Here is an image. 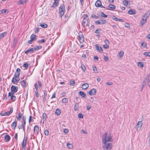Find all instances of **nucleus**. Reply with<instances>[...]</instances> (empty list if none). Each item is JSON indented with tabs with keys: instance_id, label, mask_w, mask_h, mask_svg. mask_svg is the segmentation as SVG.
Returning <instances> with one entry per match:
<instances>
[{
	"instance_id": "nucleus-35",
	"label": "nucleus",
	"mask_w": 150,
	"mask_h": 150,
	"mask_svg": "<svg viewBox=\"0 0 150 150\" xmlns=\"http://www.w3.org/2000/svg\"><path fill=\"white\" fill-rule=\"evenodd\" d=\"M46 115L45 113H44L42 115V120L44 122L46 119Z\"/></svg>"
},
{
	"instance_id": "nucleus-12",
	"label": "nucleus",
	"mask_w": 150,
	"mask_h": 150,
	"mask_svg": "<svg viewBox=\"0 0 150 150\" xmlns=\"http://www.w3.org/2000/svg\"><path fill=\"white\" fill-rule=\"evenodd\" d=\"M14 93L9 92L8 94V97L11 96V99L12 101H14L15 100L16 97L13 96Z\"/></svg>"
},
{
	"instance_id": "nucleus-41",
	"label": "nucleus",
	"mask_w": 150,
	"mask_h": 150,
	"mask_svg": "<svg viewBox=\"0 0 150 150\" xmlns=\"http://www.w3.org/2000/svg\"><path fill=\"white\" fill-rule=\"evenodd\" d=\"M26 2V1H23L21 0H20L18 2V4L20 5V4H24Z\"/></svg>"
},
{
	"instance_id": "nucleus-29",
	"label": "nucleus",
	"mask_w": 150,
	"mask_h": 150,
	"mask_svg": "<svg viewBox=\"0 0 150 150\" xmlns=\"http://www.w3.org/2000/svg\"><path fill=\"white\" fill-rule=\"evenodd\" d=\"M79 93L83 97L85 98L86 97V94L83 91H80Z\"/></svg>"
},
{
	"instance_id": "nucleus-57",
	"label": "nucleus",
	"mask_w": 150,
	"mask_h": 150,
	"mask_svg": "<svg viewBox=\"0 0 150 150\" xmlns=\"http://www.w3.org/2000/svg\"><path fill=\"white\" fill-rule=\"evenodd\" d=\"M123 3L124 4L125 6L127 5L128 4V1L126 0H124L123 1Z\"/></svg>"
},
{
	"instance_id": "nucleus-27",
	"label": "nucleus",
	"mask_w": 150,
	"mask_h": 150,
	"mask_svg": "<svg viewBox=\"0 0 150 150\" xmlns=\"http://www.w3.org/2000/svg\"><path fill=\"white\" fill-rule=\"evenodd\" d=\"M7 33L6 32H4L0 34V39L3 38L6 35Z\"/></svg>"
},
{
	"instance_id": "nucleus-3",
	"label": "nucleus",
	"mask_w": 150,
	"mask_h": 150,
	"mask_svg": "<svg viewBox=\"0 0 150 150\" xmlns=\"http://www.w3.org/2000/svg\"><path fill=\"white\" fill-rule=\"evenodd\" d=\"M65 6L64 4H62L61 5L59 9V16L60 17H62L63 16L65 12Z\"/></svg>"
},
{
	"instance_id": "nucleus-19",
	"label": "nucleus",
	"mask_w": 150,
	"mask_h": 150,
	"mask_svg": "<svg viewBox=\"0 0 150 150\" xmlns=\"http://www.w3.org/2000/svg\"><path fill=\"white\" fill-rule=\"evenodd\" d=\"M115 6L112 4H110L108 7L107 9L110 10H112L115 9Z\"/></svg>"
},
{
	"instance_id": "nucleus-40",
	"label": "nucleus",
	"mask_w": 150,
	"mask_h": 150,
	"mask_svg": "<svg viewBox=\"0 0 150 150\" xmlns=\"http://www.w3.org/2000/svg\"><path fill=\"white\" fill-rule=\"evenodd\" d=\"M138 66L141 68H142L143 67V64L142 62H139L138 63Z\"/></svg>"
},
{
	"instance_id": "nucleus-36",
	"label": "nucleus",
	"mask_w": 150,
	"mask_h": 150,
	"mask_svg": "<svg viewBox=\"0 0 150 150\" xmlns=\"http://www.w3.org/2000/svg\"><path fill=\"white\" fill-rule=\"evenodd\" d=\"M68 101V99L67 98H64L62 100V102L64 103H66Z\"/></svg>"
},
{
	"instance_id": "nucleus-47",
	"label": "nucleus",
	"mask_w": 150,
	"mask_h": 150,
	"mask_svg": "<svg viewBox=\"0 0 150 150\" xmlns=\"http://www.w3.org/2000/svg\"><path fill=\"white\" fill-rule=\"evenodd\" d=\"M101 30V29H98L95 30L94 32L95 33H99Z\"/></svg>"
},
{
	"instance_id": "nucleus-45",
	"label": "nucleus",
	"mask_w": 150,
	"mask_h": 150,
	"mask_svg": "<svg viewBox=\"0 0 150 150\" xmlns=\"http://www.w3.org/2000/svg\"><path fill=\"white\" fill-rule=\"evenodd\" d=\"M44 92V96H43V99L44 100V99L45 98V97L47 96V93L46 91L45 90H44L43 91Z\"/></svg>"
},
{
	"instance_id": "nucleus-52",
	"label": "nucleus",
	"mask_w": 150,
	"mask_h": 150,
	"mask_svg": "<svg viewBox=\"0 0 150 150\" xmlns=\"http://www.w3.org/2000/svg\"><path fill=\"white\" fill-rule=\"evenodd\" d=\"M21 84H26V82L25 80H22L21 81Z\"/></svg>"
},
{
	"instance_id": "nucleus-42",
	"label": "nucleus",
	"mask_w": 150,
	"mask_h": 150,
	"mask_svg": "<svg viewBox=\"0 0 150 150\" xmlns=\"http://www.w3.org/2000/svg\"><path fill=\"white\" fill-rule=\"evenodd\" d=\"M25 123H26V122H23V123L21 125L22 126V128H23V131H25Z\"/></svg>"
},
{
	"instance_id": "nucleus-6",
	"label": "nucleus",
	"mask_w": 150,
	"mask_h": 150,
	"mask_svg": "<svg viewBox=\"0 0 150 150\" xmlns=\"http://www.w3.org/2000/svg\"><path fill=\"white\" fill-rule=\"evenodd\" d=\"M13 111V109L11 108L9 111H7L6 112H1L0 114L1 116H8L12 113Z\"/></svg>"
},
{
	"instance_id": "nucleus-51",
	"label": "nucleus",
	"mask_w": 150,
	"mask_h": 150,
	"mask_svg": "<svg viewBox=\"0 0 150 150\" xmlns=\"http://www.w3.org/2000/svg\"><path fill=\"white\" fill-rule=\"evenodd\" d=\"M112 19L115 21H118V19L115 16H112Z\"/></svg>"
},
{
	"instance_id": "nucleus-58",
	"label": "nucleus",
	"mask_w": 150,
	"mask_h": 150,
	"mask_svg": "<svg viewBox=\"0 0 150 150\" xmlns=\"http://www.w3.org/2000/svg\"><path fill=\"white\" fill-rule=\"evenodd\" d=\"M103 47L107 49L109 47V46H108V45L105 44V45H103Z\"/></svg>"
},
{
	"instance_id": "nucleus-60",
	"label": "nucleus",
	"mask_w": 150,
	"mask_h": 150,
	"mask_svg": "<svg viewBox=\"0 0 150 150\" xmlns=\"http://www.w3.org/2000/svg\"><path fill=\"white\" fill-rule=\"evenodd\" d=\"M81 68L83 71H85L86 68L84 65L83 66L81 65Z\"/></svg>"
},
{
	"instance_id": "nucleus-31",
	"label": "nucleus",
	"mask_w": 150,
	"mask_h": 150,
	"mask_svg": "<svg viewBox=\"0 0 150 150\" xmlns=\"http://www.w3.org/2000/svg\"><path fill=\"white\" fill-rule=\"evenodd\" d=\"M124 52L123 51H121L120 52L118 53V54L120 58H121L124 55Z\"/></svg>"
},
{
	"instance_id": "nucleus-26",
	"label": "nucleus",
	"mask_w": 150,
	"mask_h": 150,
	"mask_svg": "<svg viewBox=\"0 0 150 150\" xmlns=\"http://www.w3.org/2000/svg\"><path fill=\"white\" fill-rule=\"evenodd\" d=\"M17 122L15 121L11 125V127L14 129H15L17 126Z\"/></svg>"
},
{
	"instance_id": "nucleus-11",
	"label": "nucleus",
	"mask_w": 150,
	"mask_h": 150,
	"mask_svg": "<svg viewBox=\"0 0 150 150\" xmlns=\"http://www.w3.org/2000/svg\"><path fill=\"white\" fill-rule=\"evenodd\" d=\"M18 89V87L12 85L11 87V92H12L14 93L17 91Z\"/></svg>"
},
{
	"instance_id": "nucleus-25",
	"label": "nucleus",
	"mask_w": 150,
	"mask_h": 150,
	"mask_svg": "<svg viewBox=\"0 0 150 150\" xmlns=\"http://www.w3.org/2000/svg\"><path fill=\"white\" fill-rule=\"evenodd\" d=\"M150 15V10L148 11L143 16L144 18H145L147 19L149 17Z\"/></svg>"
},
{
	"instance_id": "nucleus-10",
	"label": "nucleus",
	"mask_w": 150,
	"mask_h": 150,
	"mask_svg": "<svg viewBox=\"0 0 150 150\" xmlns=\"http://www.w3.org/2000/svg\"><path fill=\"white\" fill-rule=\"evenodd\" d=\"M147 19L144 18L143 16L140 22V26L142 27L143 25L146 22Z\"/></svg>"
},
{
	"instance_id": "nucleus-17",
	"label": "nucleus",
	"mask_w": 150,
	"mask_h": 150,
	"mask_svg": "<svg viewBox=\"0 0 150 150\" xmlns=\"http://www.w3.org/2000/svg\"><path fill=\"white\" fill-rule=\"evenodd\" d=\"M20 72L21 70L19 68H18L16 69V71L14 74L15 77H18L19 76Z\"/></svg>"
},
{
	"instance_id": "nucleus-50",
	"label": "nucleus",
	"mask_w": 150,
	"mask_h": 150,
	"mask_svg": "<svg viewBox=\"0 0 150 150\" xmlns=\"http://www.w3.org/2000/svg\"><path fill=\"white\" fill-rule=\"evenodd\" d=\"M44 134L45 135L47 136L49 134V132L47 130H44Z\"/></svg>"
},
{
	"instance_id": "nucleus-16",
	"label": "nucleus",
	"mask_w": 150,
	"mask_h": 150,
	"mask_svg": "<svg viewBox=\"0 0 150 150\" xmlns=\"http://www.w3.org/2000/svg\"><path fill=\"white\" fill-rule=\"evenodd\" d=\"M27 140V138H24L23 140V142L22 143V146L23 147V149L24 148V149H25V147L26 146V142Z\"/></svg>"
},
{
	"instance_id": "nucleus-46",
	"label": "nucleus",
	"mask_w": 150,
	"mask_h": 150,
	"mask_svg": "<svg viewBox=\"0 0 150 150\" xmlns=\"http://www.w3.org/2000/svg\"><path fill=\"white\" fill-rule=\"evenodd\" d=\"M22 116V114L21 113H19L18 114V116H17V118L18 120H19L20 119Z\"/></svg>"
},
{
	"instance_id": "nucleus-22",
	"label": "nucleus",
	"mask_w": 150,
	"mask_h": 150,
	"mask_svg": "<svg viewBox=\"0 0 150 150\" xmlns=\"http://www.w3.org/2000/svg\"><path fill=\"white\" fill-rule=\"evenodd\" d=\"M42 48V46H37L33 48L34 52L35 51H38L40 50Z\"/></svg>"
},
{
	"instance_id": "nucleus-24",
	"label": "nucleus",
	"mask_w": 150,
	"mask_h": 150,
	"mask_svg": "<svg viewBox=\"0 0 150 150\" xmlns=\"http://www.w3.org/2000/svg\"><path fill=\"white\" fill-rule=\"evenodd\" d=\"M128 13L131 15H133L136 13V11L131 9L128 11Z\"/></svg>"
},
{
	"instance_id": "nucleus-49",
	"label": "nucleus",
	"mask_w": 150,
	"mask_h": 150,
	"mask_svg": "<svg viewBox=\"0 0 150 150\" xmlns=\"http://www.w3.org/2000/svg\"><path fill=\"white\" fill-rule=\"evenodd\" d=\"M45 40L44 39H43L42 40H39L38 41V43H44L45 42Z\"/></svg>"
},
{
	"instance_id": "nucleus-9",
	"label": "nucleus",
	"mask_w": 150,
	"mask_h": 150,
	"mask_svg": "<svg viewBox=\"0 0 150 150\" xmlns=\"http://www.w3.org/2000/svg\"><path fill=\"white\" fill-rule=\"evenodd\" d=\"M39 132V127L38 126H35L34 128V134L33 135V136L34 137L35 135L36 136L38 135Z\"/></svg>"
},
{
	"instance_id": "nucleus-34",
	"label": "nucleus",
	"mask_w": 150,
	"mask_h": 150,
	"mask_svg": "<svg viewBox=\"0 0 150 150\" xmlns=\"http://www.w3.org/2000/svg\"><path fill=\"white\" fill-rule=\"evenodd\" d=\"M74 109L75 111H77L79 110V105L78 103H75L74 106Z\"/></svg>"
},
{
	"instance_id": "nucleus-32",
	"label": "nucleus",
	"mask_w": 150,
	"mask_h": 150,
	"mask_svg": "<svg viewBox=\"0 0 150 150\" xmlns=\"http://www.w3.org/2000/svg\"><path fill=\"white\" fill-rule=\"evenodd\" d=\"M40 25L43 28H46L47 27V25L45 23H41Z\"/></svg>"
},
{
	"instance_id": "nucleus-62",
	"label": "nucleus",
	"mask_w": 150,
	"mask_h": 150,
	"mask_svg": "<svg viewBox=\"0 0 150 150\" xmlns=\"http://www.w3.org/2000/svg\"><path fill=\"white\" fill-rule=\"evenodd\" d=\"M104 60H105V61H107L108 59V57L107 56H105L104 57Z\"/></svg>"
},
{
	"instance_id": "nucleus-28",
	"label": "nucleus",
	"mask_w": 150,
	"mask_h": 150,
	"mask_svg": "<svg viewBox=\"0 0 150 150\" xmlns=\"http://www.w3.org/2000/svg\"><path fill=\"white\" fill-rule=\"evenodd\" d=\"M5 139L7 142H8L10 139V137L8 135H6L5 137Z\"/></svg>"
},
{
	"instance_id": "nucleus-18",
	"label": "nucleus",
	"mask_w": 150,
	"mask_h": 150,
	"mask_svg": "<svg viewBox=\"0 0 150 150\" xmlns=\"http://www.w3.org/2000/svg\"><path fill=\"white\" fill-rule=\"evenodd\" d=\"M19 79L18 77H15L14 76V77L12 78V81L14 84L16 83L19 81Z\"/></svg>"
},
{
	"instance_id": "nucleus-8",
	"label": "nucleus",
	"mask_w": 150,
	"mask_h": 150,
	"mask_svg": "<svg viewBox=\"0 0 150 150\" xmlns=\"http://www.w3.org/2000/svg\"><path fill=\"white\" fill-rule=\"evenodd\" d=\"M95 5L97 7H101L102 8H106L105 7H104L103 5H102L101 2L100 0H98L96 1L95 3Z\"/></svg>"
},
{
	"instance_id": "nucleus-30",
	"label": "nucleus",
	"mask_w": 150,
	"mask_h": 150,
	"mask_svg": "<svg viewBox=\"0 0 150 150\" xmlns=\"http://www.w3.org/2000/svg\"><path fill=\"white\" fill-rule=\"evenodd\" d=\"M30 39L32 40L33 41L36 40V36L35 35L32 34L31 35L30 37Z\"/></svg>"
},
{
	"instance_id": "nucleus-7",
	"label": "nucleus",
	"mask_w": 150,
	"mask_h": 150,
	"mask_svg": "<svg viewBox=\"0 0 150 150\" xmlns=\"http://www.w3.org/2000/svg\"><path fill=\"white\" fill-rule=\"evenodd\" d=\"M95 23L97 25L98 24H103L106 23V21L105 19H100L96 21Z\"/></svg>"
},
{
	"instance_id": "nucleus-21",
	"label": "nucleus",
	"mask_w": 150,
	"mask_h": 150,
	"mask_svg": "<svg viewBox=\"0 0 150 150\" xmlns=\"http://www.w3.org/2000/svg\"><path fill=\"white\" fill-rule=\"evenodd\" d=\"M34 52L33 48L28 49L25 52V53L28 54V53H32Z\"/></svg>"
},
{
	"instance_id": "nucleus-13",
	"label": "nucleus",
	"mask_w": 150,
	"mask_h": 150,
	"mask_svg": "<svg viewBox=\"0 0 150 150\" xmlns=\"http://www.w3.org/2000/svg\"><path fill=\"white\" fill-rule=\"evenodd\" d=\"M54 2L52 5L51 6V8H55L57 6L59 2V0H54Z\"/></svg>"
},
{
	"instance_id": "nucleus-23",
	"label": "nucleus",
	"mask_w": 150,
	"mask_h": 150,
	"mask_svg": "<svg viewBox=\"0 0 150 150\" xmlns=\"http://www.w3.org/2000/svg\"><path fill=\"white\" fill-rule=\"evenodd\" d=\"M142 121H139L138 122L137 125V129H138L139 128V129H140L141 127H142Z\"/></svg>"
},
{
	"instance_id": "nucleus-43",
	"label": "nucleus",
	"mask_w": 150,
	"mask_h": 150,
	"mask_svg": "<svg viewBox=\"0 0 150 150\" xmlns=\"http://www.w3.org/2000/svg\"><path fill=\"white\" fill-rule=\"evenodd\" d=\"M143 54L144 55L150 57V52H145Z\"/></svg>"
},
{
	"instance_id": "nucleus-54",
	"label": "nucleus",
	"mask_w": 150,
	"mask_h": 150,
	"mask_svg": "<svg viewBox=\"0 0 150 150\" xmlns=\"http://www.w3.org/2000/svg\"><path fill=\"white\" fill-rule=\"evenodd\" d=\"M78 116L79 118L81 119H82L83 118V115L82 114L79 113L78 114Z\"/></svg>"
},
{
	"instance_id": "nucleus-38",
	"label": "nucleus",
	"mask_w": 150,
	"mask_h": 150,
	"mask_svg": "<svg viewBox=\"0 0 150 150\" xmlns=\"http://www.w3.org/2000/svg\"><path fill=\"white\" fill-rule=\"evenodd\" d=\"M67 146L70 149H72L73 147V146L72 144H71L69 143H67Z\"/></svg>"
},
{
	"instance_id": "nucleus-64",
	"label": "nucleus",
	"mask_w": 150,
	"mask_h": 150,
	"mask_svg": "<svg viewBox=\"0 0 150 150\" xmlns=\"http://www.w3.org/2000/svg\"><path fill=\"white\" fill-rule=\"evenodd\" d=\"M33 40H32L31 39H30V40H29L28 41V44H31L33 42Z\"/></svg>"
},
{
	"instance_id": "nucleus-39",
	"label": "nucleus",
	"mask_w": 150,
	"mask_h": 150,
	"mask_svg": "<svg viewBox=\"0 0 150 150\" xmlns=\"http://www.w3.org/2000/svg\"><path fill=\"white\" fill-rule=\"evenodd\" d=\"M89 87V85H82L81 88L83 89H86Z\"/></svg>"
},
{
	"instance_id": "nucleus-55",
	"label": "nucleus",
	"mask_w": 150,
	"mask_h": 150,
	"mask_svg": "<svg viewBox=\"0 0 150 150\" xmlns=\"http://www.w3.org/2000/svg\"><path fill=\"white\" fill-rule=\"evenodd\" d=\"M104 42L105 44L109 45V42L108 40L105 39V40Z\"/></svg>"
},
{
	"instance_id": "nucleus-48",
	"label": "nucleus",
	"mask_w": 150,
	"mask_h": 150,
	"mask_svg": "<svg viewBox=\"0 0 150 150\" xmlns=\"http://www.w3.org/2000/svg\"><path fill=\"white\" fill-rule=\"evenodd\" d=\"M93 71H94V72L95 73H97V72L98 70H97V69L96 67V66H93Z\"/></svg>"
},
{
	"instance_id": "nucleus-4",
	"label": "nucleus",
	"mask_w": 150,
	"mask_h": 150,
	"mask_svg": "<svg viewBox=\"0 0 150 150\" xmlns=\"http://www.w3.org/2000/svg\"><path fill=\"white\" fill-rule=\"evenodd\" d=\"M103 148L104 150H111L112 148V144L111 143L103 144Z\"/></svg>"
},
{
	"instance_id": "nucleus-1",
	"label": "nucleus",
	"mask_w": 150,
	"mask_h": 150,
	"mask_svg": "<svg viewBox=\"0 0 150 150\" xmlns=\"http://www.w3.org/2000/svg\"><path fill=\"white\" fill-rule=\"evenodd\" d=\"M102 138V142L103 144L108 143V142H112L113 141L112 137L108 136L107 133L103 134Z\"/></svg>"
},
{
	"instance_id": "nucleus-44",
	"label": "nucleus",
	"mask_w": 150,
	"mask_h": 150,
	"mask_svg": "<svg viewBox=\"0 0 150 150\" xmlns=\"http://www.w3.org/2000/svg\"><path fill=\"white\" fill-rule=\"evenodd\" d=\"M28 64L27 63H24L23 66V67H25V69H26L28 67Z\"/></svg>"
},
{
	"instance_id": "nucleus-59",
	"label": "nucleus",
	"mask_w": 150,
	"mask_h": 150,
	"mask_svg": "<svg viewBox=\"0 0 150 150\" xmlns=\"http://www.w3.org/2000/svg\"><path fill=\"white\" fill-rule=\"evenodd\" d=\"M35 33H38L39 31V29L38 28L35 29Z\"/></svg>"
},
{
	"instance_id": "nucleus-20",
	"label": "nucleus",
	"mask_w": 150,
	"mask_h": 150,
	"mask_svg": "<svg viewBox=\"0 0 150 150\" xmlns=\"http://www.w3.org/2000/svg\"><path fill=\"white\" fill-rule=\"evenodd\" d=\"M96 92V90L95 89H93L91 90L88 93L90 95H94L95 94Z\"/></svg>"
},
{
	"instance_id": "nucleus-5",
	"label": "nucleus",
	"mask_w": 150,
	"mask_h": 150,
	"mask_svg": "<svg viewBox=\"0 0 150 150\" xmlns=\"http://www.w3.org/2000/svg\"><path fill=\"white\" fill-rule=\"evenodd\" d=\"M143 83L145 84H150V74L144 79Z\"/></svg>"
},
{
	"instance_id": "nucleus-56",
	"label": "nucleus",
	"mask_w": 150,
	"mask_h": 150,
	"mask_svg": "<svg viewBox=\"0 0 150 150\" xmlns=\"http://www.w3.org/2000/svg\"><path fill=\"white\" fill-rule=\"evenodd\" d=\"M91 17L93 18H96V19L98 18V16H97L95 14H92L91 15Z\"/></svg>"
},
{
	"instance_id": "nucleus-2",
	"label": "nucleus",
	"mask_w": 150,
	"mask_h": 150,
	"mask_svg": "<svg viewBox=\"0 0 150 150\" xmlns=\"http://www.w3.org/2000/svg\"><path fill=\"white\" fill-rule=\"evenodd\" d=\"M84 17L82 22V25L83 27H85L87 26H89L88 25V17L87 14H85L83 16Z\"/></svg>"
},
{
	"instance_id": "nucleus-15",
	"label": "nucleus",
	"mask_w": 150,
	"mask_h": 150,
	"mask_svg": "<svg viewBox=\"0 0 150 150\" xmlns=\"http://www.w3.org/2000/svg\"><path fill=\"white\" fill-rule=\"evenodd\" d=\"M95 47L98 52H101L103 51L102 48L101 47L99 46L98 45H95Z\"/></svg>"
},
{
	"instance_id": "nucleus-14",
	"label": "nucleus",
	"mask_w": 150,
	"mask_h": 150,
	"mask_svg": "<svg viewBox=\"0 0 150 150\" xmlns=\"http://www.w3.org/2000/svg\"><path fill=\"white\" fill-rule=\"evenodd\" d=\"M79 40L80 42H81L83 41L84 40V37L81 32L79 34Z\"/></svg>"
},
{
	"instance_id": "nucleus-63",
	"label": "nucleus",
	"mask_w": 150,
	"mask_h": 150,
	"mask_svg": "<svg viewBox=\"0 0 150 150\" xmlns=\"http://www.w3.org/2000/svg\"><path fill=\"white\" fill-rule=\"evenodd\" d=\"M75 83V81L74 80L71 81L70 82V84H74Z\"/></svg>"
},
{
	"instance_id": "nucleus-53",
	"label": "nucleus",
	"mask_w": 150,
	"mask_h": 150,
	"mask_svg": "<svg viewBox=\"0 0 150 150\" xmlns=\"http://www.w3.org/2000/svg\"><path fill=\"white\" fill-rule=\"evenodd\" d=\"M101 16L104 18H107V15H105L104 13L101 12Z\"/></svg>"
},
{
	"instance_id": "nucleus-37",
	"label": "nucleus",
	"mask_w": 150,
	"mask_h": 150,
	"mask_svg": "<svg viewBox=\"0 0 150 150\" xmlns=\"http://www.w3.org/2000/svg\"><path fill=\"white\" fill-rule=\"evenodd\" d=\"M60 113H61L60 111V110L59 109H57L56 110V111H55V113L57 115H59L60 114Z\"/></svg>"
},
{
	"instance_id": "nucleus-61",
	"label": "nucleus",
	"mask_w": 150,
	"mask_h": 150,
	"mask_svg": "<svg viewBox=\"0 0 150 150\" xmlns=\"http://www.w3.org/2000/svg\"><path fill=\"white\" fill-rule=\"evenodd\" d=\"M63 131L64 133H67L68 132L69 130L67 129H64Z\"/></svg>"
},
{
	"instance_id": "nucleus-33",
	"label": "nucleus",
	"mask_w": 150,
	"mask_h": 150,
	"mask_svg": "<svg viewBox=\"0 0 150 150\" xmlns=\"http://www.w3.org/2000/svg\"><path fill=\"white\" fill-rule=\"evenodd\" d=\"M0 11L1 14H3L6 12L8 13V10L7 9H3L1 10Z\"/></svg>"
}]
</instances>
